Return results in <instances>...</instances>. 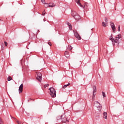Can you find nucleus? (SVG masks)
Wrapping results in <instances>:
<instances>
[{
    "label": "nucleus",
    "mask_w": 124,
    "mask_h": 124,
    "mask_svg": "<svg viewBox=\"0 0 124 124\" xmlns=\"http://www.w3.org/2000/svg\"><path fill=\"white\" fill-rule=\"evenodd\" d=\"M5 43V46H7V42H4Z\"/></svg>",
    "instance_id": "obj_34"
},
{
    "label": "nucleus",
    "mask_w": 124,
    "mask_h": 124,
    "mask_svg": "<svg viewBox=\"0 0 124 124\" xmlns=\"http://www.w3.org/2000/svg\"><path fill=\"white\" fill-rule=\"evenodd\" d=\"M93 90H96V86H93Z\"/></svg>",
    "instance_id": "obj_29"
},
{
    "label": "nucleus",
    "mask_w": 124,
    "mask_h": 124,
    "mask_svg": "<svg viewBox=\"0 0 124 124\" xmlns=\"http://www.w3.org/2000/svg\"><path fill=\"white\" fill-rule=\"evenodd\" d=\"M24 87V84L23 83H22L19 87V89H18V91H19V93H21L23 92V87Z\"/></svg>",
    "instance_id": "obj_8"
},
{
    "label": "nucleus",
    "mask_w": 124,
    "mask_h": 124,
    "mask_svg": "<svg viewBox=\"0 0 124 124\" xmlns=\"http://www.w3.org/2000/svg\"><path fill=\"white\" fill-rule=\"evenodd\" d=\"M37 79L40 82H41V80H42V75L40 73H38L37 75Z\"/></svg>",
    "instance_id": "obj_7"
},
{
    "label": "nucleus",
    "mask_w": 124,
    "mask_h": 124,
    "mask_svg": "<svg viewBox=\"0 0 124 124\" xmlns=\"http://www.w3.org/2000/svg\"><path fill=\"white\" fill-rule=\"evenodd\" d=\"M50 93V94L52 97H56V94H57V92H56V90L54 89L53 87H51L49 89Z\"/></svg>",
    "instance_id": "obj_3"
},
{
    "label": "nucleus",
    "mask_w": 124,
    "mask_h": 124,
    "mask_svg": "<svg viewBox=\"0 0 124 124\" xmlns=\"http://www.w3.org/2000/svg\"><path fill=\"white\" fill-rule=\"evenodd\" d=\"M31 100H32V99L30 98V99H28V102H30V101H31Z\"/></svg>",
    "instance_id": "obj_35"
},
{
    "label": "nucleus",
    "mask_w": 124,
    "mask_h": 124,
    "mask_svg": "<svg viewBox=\"0 0 124 124\" xmlns=\"http://www.w3.org/2000/svg\"><path fill=\"white\" fill-rule=\"evenodd\" d=\"M76 2L78 4V5L80 6V7H83V5H82V4L80 3V0H76Z\"/></svg>",
    "instance_id": "obj_9"
},
{
    "label": "nucleus",
    "mask_w": 124,
    "mask_h": 124,
    "mask_svg": "<svg viewBox=\"0 0 124 124\" xmlns=\"http://www.w3.org/2000/svg\"><path fill=\"white\" fill-rule=\"evenodd\" d=\"M77 13L76 12L72 11L71 12V15L73 16V17H75L77 15H78Z\"/></svg>",
    "instance_id": "obj_12"
},
{
    "label": "nucleus",
    "mask_w": 124,
    "mask_h": 124,
    "mask_svg": "<svg viewBox=\"0 0 124 124\" xmlns=\"http://www.w3.org/2000/svg\"><path fill=\"white\" fill-rule=\"evenodd\" d=\"M102 95H103L104 98V97H106L105 93H104V92H102Z\"/></svg>",
    "instance_id": "obj_22"
},
{
    "label": "nucleus",
    "mask_w": 124,
    "mask_h": 124,
    "mask_svg": "<svg viewBox=\"0 0 124 124\" xmlns=\"http://www.w3.org/2000/svg\"><path fill=\"white\" fill-rule=\"evenodd\" d=\"M105 22H106V23L108 22V19H107V18H106V17L105 18Z\"/></svg>",
    "instance_id": "obj_25"
},
{
    "label": "nucleus",
    "mask_w": 124,
    "mask_h": 124,
    "mask_svg": "<svg viewBox=\"0 0 124 124\" xmlns=\"http://www.w3.org/2000/svg\"><path fill=\"white\" fill-rule=\"evenodd\" d=\"M48 4L49 7H54V6H56V4L53 3H49Z\"/></svg>",
    "instance_id": "obj_14"
},
{
    "label": "nucleus",
    "mask_w": 124,
    "mask_h": 124,
    "mask_svg": "<svg viewBox=\"0 0 124 124\" xmlns=\"http://www.w3.org/2000/svg\"><path fill=\"white\" fill-rule=\"evenodd\" d=\"M89 5V4L87 2H85L84 4V6H83L82 7H83L84 9H87V7H88V5Z\"/></svg>",
    "instance_id": "obj_13"
},
{
    "label": "nucleus",
    "mask_w": 124,
    "mask_h": 124,
    "mask_svg": "<svg viewBox=\"0 0 124 124\" xmlns=\"http://www.w3.org/2000/svg\"><path fill=\"white\" fill-rule=\"evenodd\" d=\"M7 80L8 81H11V80H12V78H11V77L9 76L8 77Z\"/></svg>",
    "instance_id": "obj_21"
},
{
    "label": "nucleus",
    "mask_w": 124,
    "mask_h": 124,
    "mask_svg": "<svg viewBox=\"0 0 124 124\" xmlns=\"http://www.w3.org/2000/svg\"><path fill=\"white\" fill-rule=\"evenodd\" d=\"M44 87L45 88H46V87H49V84H45Z\"/></svg>",
    "instance_id": "obj_24"
},
{
    "label": "nucleus",
    "mask_w": 124,
    "mask_h": 124,
    "mask_svg": "<svg viewBox=\"0 0 124 124\" xmlns=\"http://www.w3.org/2000/svg\"><path fill=\"white\" fill-rule=\"evenodd\" d=\"M110 24L111 29L113 31V32H116V26H115V24H114V22L111 21L110 22Z\"/></svg>",
    "instance_id": "obj_6"
},
{
    "label": "nucleus",
    "mask_w": 124,
    "mask_h": 124,
    "mask_svg": "<svg viewBox=\"0 0 124 124\" xmlns=\"http://www.w3.org/2000/svg\"><path fill=\"white\" fill-rule=\"evenodd\" d=\"M104 119H107V112H104L103 113Z\"/></svg>",
    "instance_id": "obj_15"
},
{
    "label": "nucleus",
    "mask_w": 124,
    "mask_h": 124,
    "mask_svg": "<svg viewBox=\"0 0 124 124\" xmlns=\"http://www.w3.org/2000/svg\"><path fill=\"white\" fill-rule=\"evenodd\" d=\"M118 31H121V28H120V25L118 26Z\"/></svg>",
    "instance_id": "obj_26"
},
{
    "label": "nucleus",
    "mask_w": 124,
    "mask_h": 124,
    "mask_svg": "<svg viewBox=\"0 0 124 124\" xmlns=\"http://www.w3.org/2000/svg\"><path fill=\"white\" fill-rule=\"evenodd\" d=\"M0 21H1V19H0Z\"/></svg>",
    "instance_id": "obj_37"
},
{
    "label": "nucleus",
    "mask_w": 124,
    "mask_h": 124,
    "mask_svg": "<svg viewBox=\"0 0 124 124\" xmlns=\"http://www.w3.org/2000/svg\"><path fill=\"white\" fill-rule=\"evenodd\" d=\"M96 93V89H93V93Z\"/></svg>",
    "instance_id": "obj_31"
},
{
    "label": "nucleus",
    "mask_w": 124,
    "mask_h": 124,
    "mask_svg": "<svg viewBox=\"0 0 124 124\" xmlns=\"http://www.w3.org/2000/svg\"><path fill=\"white\" fill-rule=\"evenodd\" d=\"M67 50H69V51L72 50V47L71 46H68L67 47Z\"/></svg>",
    "instance_id": "obj_19"
},
{
    "label": "nucleus",
    "mask_w": 124,
    "mask_h": 124,
    "mask_svg": "<svg viewBox=\"0 0 124 124\" xmlns=\"http://www.w3.org/2000/svg\"><path fill=\"white\" fill-rule=\"evenodd\" d=\"M42 2L44 4L45 3V0H41Z\"/></svg>",
    "instance_id": "obj_30"
},
{
    "label": "nucleus",
    "mask_w": 124,
    "mask_h": 124,
    "mask_svg": "<svg viewBox=\"0 0 124 124\" xmlns=\"http://www.w3.org/2000/svg\"><path fill=\"white\" fill-rule=\"evenodd\" d=\"M66 24L69 26V30L70 31H71L72 30V26H71V24H70V23L68 22H67L66 23Z\"/></svg>",
    "instance_id": "obj_10"
},
{
    "label": "nucleus",
    "mask_w": 124,
    "mask_h": 124,
    "mask_svg": "<svg viewBox=\"0 0 124 124\" xmlns=\"http://www.w3.org/2000/svg\"><path fill=\"white\" fill-rule=\"evenodd\" d=\"M70 85V83H69L68 84L64 85V86L63 87V89H65V88H67L68 87V86Z\"/></svg>",
    "instance_id": "obj_17"
},
{
    "label": "nucleus",
    "mask_w": 124,
    "mask_h": 124,
    "mask_svg": "<svg viewBox=\"0 0 124 124\" xmlns=\"http://www.w3.org/2000/svg\"><path fill=\"white\" fill-rule=\"evenodd\" d=\"M14 119H15V120H16V123H17L18 124H19V121H17V119H16V118H14Z\"/></svg>",
    "instance_id": "obj_28"
},
{
    "label": "nucleus",
    "mask_w": 124,
    "mask_h": 124,
    "mask_svg": "<svg viewBox=\"0 0 124 124\" xmlns=\"http://www.w3.org/2000/svg\"><path fill=\"white\" fill-rule=\"evenodd\" d=\"M1 49L2 50H3V49H4V45H3V44H2V45L1 46Z\"/></svg>",
    "instance_id": "obj_27"
},
{
    "label": "nucleus",
    "mask_w": 124,
    "mask_h": 124,
    "mask_svg": "<svg viewBox=\"0 0 124 124\" xmlns=\"http://www.w3.org/2000/svg\"><path fill=\"white\" fill-rule=\"evenodd\" d=\"M74 34L75 37L77 38V39H78V40H81L82 38H81V36H80V35H79L78 32H77V31H74Z\"/></svg>",
    "instance_id": "obj_5"
},
{
    "label": "nucleus",
    "mask_w": 124,
    "mask_h": 124,
    "mask_svg": "<svg viewBox=\"0 0 124 124\" xmlns=\"http://www.w3.org/2000/svg\"><path fill=\"white\" fill-rule=\"evenodd\" d=\"M74 18L75 19V20H80V16H79L78 14L75 17H74Z\"/></svg>",
    "instance_id": "obj_11"
},
{
    "label": "nucleus",
    "mask_w": 124,
    "mask_h": 124,
    "mask_svg": "<svg viewBox=\"0 0 124 124\" xmlns=\"http://www.w3.org/2000/svg\"><path fill=\"white\" fill-rule=\"evenodd\" d=\"M45 14V11L43 12V15H44Z\"/></svg>",
    "instance_id": "obj_36"
},
{
    "label": "nucleus",
    "mask_w": 124,
    "mask_h": 124,
    "mask_svg": "<svg viewBox=\"0 0 124 124\" xmlns=\"http://www.w3.org/2000/svg\"><path fill=\"white\" fill-rule=\"evenodd\" d=\"M102 26H103V27H106V23L104 22H102Z\"/></svg>",
    "instance_id": "obj_23"
},
{
    "label": "nucleus",
    "mask_w": 124,
    "mask_h": 124,
    "mask_svg": "<svg viewBox=\"0 0 124 124\" xmlns=\"http://www.w3.org/2000/svg\"><path fill=\"white\" fill-rule=\"evenodd\" d=\"M95 94H94V93H93V98H94V97H95Z\"/></svg>",
    "instance_id": "obj_33"
},
{
    "label": "nucleus",
    "mask_w": 124,
    "mask_h": 124,
    "mask_svg": "<svg viewBox=\"0 0 124 124\" xmlns=\"http://www.w3.org/2000/svg\"><path fill=\"white\" fill-rule=\"evenodd\" d=\"M48 44L49 46H52V43L51 42H48Z\"/></svg>",
    "instance_id": "obj_32"
},
{
    "label": "nucleus",
    "mask_w": 124,
    "mask_h": 124,
    "mask_svg": "<svg viewBox=\"0 0 124 124\" xmlns=\"http://www.w3.org/2000/svg\"><path fill=\"white\" fill-rule=\"evenodd\" d=\"M57 121H60V120H62V116H57Z\"/></svg>",
    "instance_id": "obj_18"
},
{
    "label": "nucleus",
    "mask_w": 124,
    "mask_h": 124,
    "mask_svg": "<svg viewBox=\"0 0 124 124\" xmlns=\"http://www.w3.org/2000/svg\"><path fill=\"white\" fill-rule=\"evenodd\" d=\"M69 119H70V114L69 113H65L62 115L61 121L62 123H66V122L68 123Z\"/></svg>",
    "instance_id": "obj_1"
},
{
    "label": "nucleus",
    "mask_w": 124,
    "mask_h": 124,
    "mask_svg": "<svg viewBox=\"0 0 124 124\" xmlns=\"http://www.w3.org/2000/svg\"><path fill=\"white\" fill-rule=\"evenodd\" d=\"M44 4L45 7H49V4L45 3Z\"/></svg>",
    "instance_id": "obj_20"
},
{
    "label": "nucleus",
    "mask_w": 124,
    "mask_h": 124,
    "mask_svg": "<svg viewBox=\"0 0 124 124\" xmlns=\"http://www.w3.org/2000/svg\"><path fill=\"white\" fill-rule=\"evenodd\" d=\"M64 54L66 58H69V53L68 52L65 51Z\"/></svg>",
    "instance_id": "obj_16"
},
{
    "label": "nucleus",
    "mask_w": 124,
    "mask_h": 124,
    "mask_svg": "<svg viewBox=\"0 0 124 124\" xmlns=\"http://www.w3.org/2000/svg\"><path fill=\"white\" fill-rule=\"evenodd\" d=\"M94 106L98 108V111H101V109H102V106L98 101L94 102Z\"/></svg>",
    "instance_id": "obj_4"
},
{
    "label": "nucleus",
    "mask_w": 124,
    "mask_h": 124,
    "mask_svg": "<svg viewBox=\"0 0 124 124\" xmlns=\"http://www.w3.org/2000/svg\"><path fill=\"white\" fill-rule=\"evenodd\" d=\"M111 38L109 39L110 40H111L112 42H115V43H120V40L122 38V34H119L116 36V37L115 39H113L112 35H111Z\"/></svg>",
    "instance_id": "obj_2"
}]
</instances>
